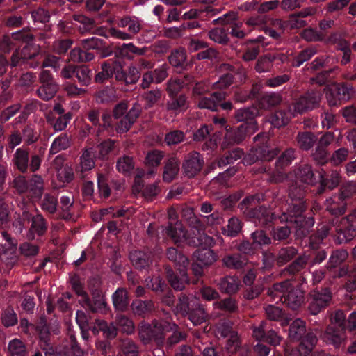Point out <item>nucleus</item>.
Listing matches in <instances>:
<instances>
[{
  "label": "nucleus",
  "instance_id": "obj_2",
  "mask_svg": "<svg viewBox=\"0 0 356 356\" xmlns=\"http://www.w3.org/2000/svg\"><path fill=\"white\" fill-rule=\"evenodd\" d=\"M254 145L248 157L244 158V163L251 165L257 161H270L277 158L275 168L277 171L284 170L296 159V149L288 147L281 152L280 147L270 145V139L266 134H259L254 138Z\"/></svg>",
  "mask_w": 356,
  "mask_h": 356
},
{
  "label": "nucleus",
  "instance_id": "obj_55",
  "mask_svg": "<svg viewBox=\"0 0 356 356\" xmlns=\"http://www.w3.org/2000/svg\"><path fill=\"white\" fill-rule=\"evenodd\" d=\"M75 77L81 86H88L93 80V70L86 65H78Z\"/></svg>",
  "mask_w": 356,
  "mask_h": 356
},
{
  "label": "nucleus",
  "instance_id": "obj_15",
  "mask_svg": "<svg viewBox=\"0 0 356 356\" xmlns=\"http://www.w3.org/2000/svg\"><path fill=\"white\" fill-rule=\"evenodd\" d=\"M355 90L349 82L334 83L325 90V97L330 107H339L353 99Z\"/></svg>",
  "mask_w": 356,
  "mask_h": 356
},
{
  "label": "nucleus",
  "instance_id": "obj_21",
  "mask_svg": "<svg viewBox=\"0 0 356 356\" xmlns=\"http://www.w3.org/2000/svg\"><path fill=\"white\" fill-rule=\"evenodd\" d=\"M129 259L136 270L148 272L153 264L154 254L148 250H136L129 252Z\"/></svg>",
  "mask_w": 356,
  "mask_h": 356
},
{
  "label": "nucleus",
  "instance_id": "obj_26",
  "mask_svg": "<svg viewBox=\"0 0 356 356\" xmlns=\"http://www.w3.org/2000/svg\"><path fill=\"white\" fill-rule=\"evenodd\" d=\"M256 277L255 270L249 269L243 277V282L245 286L243 295L247 300H252L258 297L263 290L261 285L255 283Z\"/></svg>",
  "mask_w": 356,
  "mask_h": 356
},
{
  "label": "nucleus",
  "instance_id": "obj_33",
  "mask_svg": "<svg viewBox=\"0 0 356 356\" xmlns=\"http://www.w3.org/2000/svg\"><path fill=\"white\" fill-rule=\"evenodd\" d=\"M259 115V111L256 106L244 107L236 110L234 112V119L237 122L246 124L249 129L252 127L257 128L256 118Z\"/></svg>",
  "mask_w": 356,
  "mask_h": 356
},
{
  "label": "nucleus",
  "instance_id": "obj_59",
  "mask_svg": "<svg viewBox=\"0 0 356 356\" xmlns=\"http://www.w3.org/2000/svg\"><path fill=\"white\" fill-rule=\"evenodd\" d=\"M70 57L74 62L86 63L92 60L95 58V54L93 52L81 47L72 49L70 52Z\"/></svg>",
  "mask_w": 356,
  "mask_h": 356
},
{
  "label": "nucleus",
  "instance_id": "obj_41",
  "mask_svg": "<svg viewBox=\"0 0 356 356\" xmlns=\"http://www.w3.org/2000/svg\"><path fill=\"white\" fill-rule=\"evenodd\" d=\"M289 337L292 341H303L309 333H314L312 331H307L305 321L297 318L290 325L288 330Z\"/></svg>",
  "mask_w": 356,
  "mask_h": 356
},
{
  "label": "nucleus",
  "instance_id": "obj_23",
  "mask_svg": "<svg viewBox=\"0 0 356 356\" xmlns=\"http://www.w3.org/2000/svg\"><path fill=\"white\" fill-rule=\"evenodd\" d=\"M96 159H98L97 151L95 148L86 147L83 149L79 158V165L76 168V172L80 179H85L86 172L95 168Z\"/></svg>",
  "mask_w": 356,
  "mask_h": 356
},
{
  "label": "nucleus",
  "instance_id": "obj_7",
  "mask_svg": "<svg viewBox=\"0 0 356 356\" xmlns=\"http://www.w3.org/2000/svg\"><path fill=\"white\" fill-rule=\"evenodd\" d=\"M263 200V194L248 195L238 203V208L247 219L257 226L268 228L272 227L277 220L279 221L280 213L269 207L258 205Z\"/></svg>",
  "mask_w": 356,
  "mask_h": 356
},
{
  "label": "nucleus",
  "instance_id": "obj_53",
  "mask_svg": "<svg viewBox=\"0 0 356 356\" xmlns=\"http://www.w3.org/2000/svg\"><path fill=\"white\" fill-rule=\"evenodd\" d=\"M244 156L243 149L234 147L226 152L218 160V165L220 168H225L227 165L233 164L236 161L241 159Z\"/></svg>",
  "mask_w": 356,
  "mask_h": 356
},
{
  "label": "nucleus",
  "instance_id": "obj_64",
  "mask_svg": "<svg viewBox=\"0 0 356 356\" xmlns=\"http://www.w3.org/2000/svg\"><path fill=\"white\" fill-rule=\"evenodd\" d=\"M311 252L307 254L309 259V268H312L316 265L321 264L327 257V252L325 249L322 248L318 245L314 248H310Z\"/></svg>",
  "mask_w": 356,
  "mask_h": 356
},
{
  "label": "nucleus",
  "instance_id": "obj_22",
  "mask_svg": "<svg viewBox=\"0 0 356 356\" xmlns=\"http://www.w3.org/2000/svg\"><path fill=\"white\" fill-rule=\"evenodd\" d=\"M89 122L96 127H99L104 131H112L114 128L112 116L108 112H102L98 108L90 109L86 114Z\"/></svg>",
  "mask_w": 356,
  "mask_h": 356
},
{
  "label": "nucleus",
  "instance_id": "obj_47",
  "mask_svg": "<svg viewBox=\"0 0 356 356\" xmlns=\"http://www.w3.org/2000/svg\"><path fill=\"white\" fill-rule=\"evenodd\" d=\"M265 313L268 320L279 322L282 327L289 324V319L286 316L285 312L278 307L268 305L265 307Z\"/></svg>",
  "mask_w": 356,
  "mask_h": 356
},
{
  "label": "nucleus",
  "instance_id": "obj_29",
  "mask_svg": "<svg viewBox=\"0 0 356 356\" xmlns=\"http://www.w3.org/2000/svg\"><path fill=\"white\" fill-rule=\"evenodd\" d=\"M168 95L170 99L166 104V108L168 111L177 114L187 108L188 100L185 94H179L175 89L169 87Z\"/></svg>",
  "mask_w": 356,
  "mask_h": 356
},
{
  "label": "nucleus",
  "instance_id": "obj_5",
  "mask_svg": "<svg viewBox=\"0 0 356 356\" xmlns=\"http://www.w3.org/2000/svg\"><path fill=\"white\" fill-rule=\"evenodd\" d=\"M294 172L296 178L303 184L314 186L319 183L316 189V194L318 195L336 188L341 180L340 174L337 169L328 172L323 169L318 171L308 163L300 164Z\"/></svg>",
  "mask_w": 356,
  "mask_h": 356
},
{
  "label": "nucleus",
  "instance_id": "obj_13",
  "mask_svg": "<svg viewBox=\"0 0 356 356\" xmlns=\"http://www.w3.org/2000/svg\"><path fill=\"white\" fill-rule=\"evenodd\" d=\"M331 237L336 245L346 244L356 237V208L340 220H332Z\"/></svg>",
  "mask_w": 356,
  "mask_h": 356
},
{
  "label": "nucleus",
  "instance_id": "obj_3",
  "mask_svg": "<svg viewBox=\"0 0 356 356\" xmlns=\"http://www.w3.org/2000/svg\"><path fill=\"white\" fill-rule=\"evenodd\" d=\"M322 92L318 90H309L296 99L286 108L276 110L268 115V121L275 128H281L289 124L297 114H302L319 106Z\"/></svg>",
  "mask_w": 356,
  "mask_h": 356
},
{
  "label": "nucleus",
  "instance_id": "obj_6",
  "mask_svg": "<svg viewBox=\"0 0 356 356\" xmlns=\"http://www.w3.org/2000/svg\"><path fill=\"white\" fill-rule=\"evenodd\" d=\"M307 204L287 200L280 210V223H292L297 238H303L309 234L310 229L315 223L312 216H305L304 213Z\"/></svg>",
  "mask_w": 356,
  "mask_h": 356
},
{
  "label": "nucleus",
  "instance_id": "obj_31",
  "mask_svg": "<svg viewBox=\"0 0 356 356\" xmlns=\"http://www.w3.org/2000/svg\"><path fill=\"white\" fill-rule=\"evenodd\" d=\"M136 317L145 318L150 316L155 310L154 303L152 300L135 298L131 302L129 309Z\"/></svg>",
  "mask_w": 356,
  "mask_h": 356
},
{
  "label": "nucleus",
  "instance_id": "obj_30",
  "mask_svg": "<svg viewBox=\"0 0 356 356\" xmlns=\"http://www.w3.org/2000/svg\"><path fill=\"white\" fill-rule=\"evenodd\" d=\"M348 255V252L343 249L332 250L325 265L326 268L328 271H332L339 268L337 277H341L344 276L347 273V269L345 267H341V266L346 260Z\"/></svg>",
  "mask_w": 356,
  "mask_h": 356
},
{
  "label": "nucleus",
  "instance_id": "obj_44",
  "mask_svg": "<svg viewBox=\"0 0 356 356\" xmlns=\"http://www.w3.org/2000/svg\"><path fill=\"white\" fill-rule=\"evenodd\" d=\"M141 97L145 101V108L149 109L159 104L163 97V90L161 88L155 86L144 90Z\"/></svg>",
  "mask_w": 356,
  "mask_h": 356
},
{
  "label": "nucleus",
  "instance_id": "obj_61",
  "mask_svg": "<svg viewBox=\"0 0 356 356\" xmlns=\"http://www.w3.org/2000/svg\"><path fill=\"white\" fill-rule=\"evenodd\" d=\"M97 34L106 38H113L122 40L132 38V36L129 33L122 31L114 27H100L97 30Z\"/></svg>",
  "mask_w": 356,
  "mask_h": 356
},
{
  "label": "nucleus",
  "instance_id": "obj_12",
  "mask_svg": "<svg viewBox=\"0 0 356 356\" xmlns=\"http://www.w3.org/2000/svg\"><path fill=\"white\" fill-rule=\"evenodd\" d=\"M175 314L187 318L194 326H198L207 320V314L197 300L181 293L175 308Z\"/></svg>",
  "mask_w": 356,
  "mask_h": 356
},
{
  "label": "nucleus",
  "instance_id": "obj_56",
  "mask_svg": "<svg viewBox=\"0 0 356 356\" xmlns=\"http://www.w3.org/2000/svg\"><path fill=\"white\" fill-rule=\"evenodd\" d=\"M253 245L257 250L262 248L264 246L273 245L271 236L268 234L265 231L257 229L250 235Z\"/></svg>",
  "mask_w": 356,
  "mask_h": 356
},
{
  "label": "nucleus",
  "instance_id": "obj_34",
  "mask_svg": "<svg viewBox=\"0 0 356 356\" xmlns=\"http://www.w3.org/2000/svg\"><path fill=\"white\" fill-rule=\"evenodd\" d=\"M13 40L22 41L24 43L32 42L33 40V35L24 29L14 32L11 34V36H4L2 39V50L4 52H8L13 48Z\"/></svg>",
  "mask_w": 356,
  "mask_h": 356
},
{
  "label": "nucleus",
  "instance_id": "obj_8",
  "mask_svg": "<svg viewBox=\"0 0 356 356\" xmlns=\"http://www.w3.org/2000/svg\"><path fill=\"white\" fill-rule=\"evenodd\" d=\"M222 68L229 72L222 75L219 80L213 84V88H219L218 91L213 92L209 97L200 98L198 101V107L206 108L212 111H218L220 110L229 111L233 108V104L231 101L227 100V93L222 90L230 86L233 82L234 76L232 73L235 72V67L230 64H223Z\"/></svg>",
  "mask_w": 356,
  "mask_h": 356
},
{
  "label": "nucleus",
  "instance_id": "obj_50",
  "mask_svg": "<svg viewBox=\"0 0 356 356\" xmlns=\"http://www.w3.org/2000/svg\"><path fill=\"white\" fill-rule=\"evenodd\" d=\"M282 101L280 93L275 92H265L259 99V106L261 109L268 110L278 106Z\"/></svg>",
  "mask_w": 356,
  "mask_h": 356
},
{
  "label": "nucleus",
  "instance_id": "obj_52",
  "mask_svg": "<svg viewBox=\"0 0 356 356\" xmlns=\"http://www.w3.org/2000/svg\"><path fill=\"white\" fill-rule=\"evenodd\" d=\"M247 260L245 257L239 253L231 254L223 257L222 264L229 269L241 270L246 265Z\"/></svg>",
  "mask_w": 356,
  "mask_h": 356
},
{
  "label": "nucleus",
  "instance_id": "obj_32",
  "mask_svg": "<svg viewBox=\"0 0 356 356\" xmlns=\"http://www.w3.org/2000/svg\"><path fill=\"white\" fill-rule=\"evenodd\" d=\"M140 110L135 105L131 108L126 115L118 119L115 125V129L118 134H124L129 131L140 115Z\"/></svg>",
  "mask_w": 356,
  "mask_h": 356
},
{
  "label": "nucleus",
  "instance_id": "obj_27",
  "mask_svg": "<svg viewBox=\"0 0 356 356\" xmlns=\"http://www.w3.org/2000/svg\"><path fill=\"white\" fill-rule=\"evenodd\" d=\"M204 163V159L200 153L193 151L186 156L182 168L187 177H193L200 172Z\"/></svg>",
  "mask_w": 356,
  "mask_h": 356
},
{
  "label": "nucleus",
  "instance_id": "obj_16",
  "mask_svg": "<svg viewBox=\"0 0 356 356\" xmlns=\"http://www.w3.org/2000/svg\"><path fill=\"white\" fill-rule=\"evenodd\" d=\"M39 82L40 86L36 90L37 96L43 101L53 99L58 91L59 85L49 70H42Z\"/></svg>",
  "mask_w": 356,
  "mask_h": 356
},
{
  "label": "nucleus",
  "instance_id": "obj_35",
  "mask_svg": "<svg viewBox=\"0 0 356 356\" xmlns=\"http://www.w3.org/2000/svg\"><path fill=\"white\" fill-rule=\"evenodd\" d=\"M213 305L214 309H218L220 314L226 316L235 314L238 313L239 309L238 302L232 296L214 301Z\"/></svg>",
  "mask_w": 356,
  "mask_h": 356
},
{
  "label": "nucleus",
  "instance_id": "obj_38",
  "mask_svg": "<svg viewBox=\"0 0 356 356\" xmlns=\"http://www.w3.org/2000/svg\"><path fill=\"white\" fill-rule=\"evenodd\" d=\"M342 197L332 195L325 200V209L332 216L339 217L343 215L347 209V202L341 200Z\"/></svg>",
  "mask_w": 356,
  "mask_h": 356
},
{
  "label": "nucleus",
  "instance_id": "obj_58",
  "mask_svg": "<svg viewBox=\"0 0 356 356\" xmlns=\"http://www.w3.org/2000/svg\"><path fill=\"white\" fill-rule=\"evenodd\" d=\"M72 116V113L68 111L65 115H60L58 118L48 115L47 119L48 123L53 127L56 131H61L65 129L67 124L70 122Z\"/></svg>",
  "mask_w": 356,
  "mask_h": 356
},
{
  "label": "nucleus",
  "instance_id": "obj_51",
  "mask_svg": "<svg viewBox=\"0 0 356 356\" xmlns=\"http://www.w3.org/2000/svg\"><path fill=\"white\" fill-rule=\"evenodd\" d=\"M19 51L25 63H29V60H36L35 64L30 63V65L32 67H37L40 63L38 62V57H40V54L38 46L31 44V42H27L21 49H19Z\"/></svg>",
  "mask_w": 356,
  "mask_h": 356
},
{
  "label": "nucleus",
  "instance_id": "obj_54",
  "mask_svg": "<svg viewBox=\"0 0 356 356\" xmlns=\"http://www.w3.org/2000/svg\"><path fill=\"white\" fill-rule=\"evenodd\" d=\"M243 223L236 216H232L228 220L226 226L222 227V234L228 237H236L241 232Z\"/></svg>",
  "mask_w": 356,
  "mask_h": 356
},
{
  "label": "nucleus",
  "instance_id": "obj_57",
  "mask_svg": "<svg viewBox=\"0 0 356 356\" xmlns=\"http://www.w3.org/2000/svg\"><path fill=\"white\" fill-rule=\"evenodd\" d=\"M179 170V162L175 158H170L166 162L163 172V179L165 182H171L177 177Z\"/></svg>",
  "mask_w": 356,
  "mask_h": 356
},
{
  "label": "nucleus",
  "instance_id": "obj_40",
  "mask_svg": "<svg viewBox=\"0 0 356 356\" xmlns=\"http://www.w3.org/2000/svg\"><path fill=\"white\" fill-rule=\"evenodd\" d=\"M285 296L282 302L285 304L291 310L298 309L305 300L304 292L299 288L293 286Z\"/></svg>",
  "mask_w": 356,
  "mask_h": 356
},
{
  "label": "nucleus",
  "instance_id": "obj_46",
  "mask_svg": "<svg viewBox=\"0 0 356 356\" xmlns=\"http://www.w3.org/2000/svg\"><path fill=\"white\" fill-rule=\"evenodd\" d=\"M309 262L307 254L298 253V256L284 268V272L290 275H297L305 269L307 265L309 266Z\"/></svg>",
  "mask_w": 356,
  "mask_h": 356
},
{
  "label": "nucleus",
  "instance_id": "obj_63",
  "mask_svg": "<svg viewBox=\"0 0 356 356\" xmlns=\"http://www.w3.org/2000/svg\"><path fill=\"white\" fill-rule=\"evenodd\" d=\"M222 26L216 27L210 30L208 33L209 38L219 44H225L229 41L228 36L229 29H227L226 24H221Z\"/></svg>",
  "mask_w": 356,
  "mask_h": 356
},
{
  "label": "nucleus",
  "instance_id": "obj_39",
  "mask_svg": "<svg viewBox=\"0 0 356 356\" xmlns=\"http://www.w3.org/2000/svg\"><path fill=\"white\" fill-rule=\"evenodd\" d=\"M147 51L146 48H139L133 43L122 44L114 47V56L117 58L131 59L134 55H144Z\"/></svg>",
  "mask_w": 356,
  "mask_h": 356
},
{
  "label": "nucleus",
  "instance_id": "obj_49",
  "mask_svg": "<svg viewBox=\"0 0 356 356\" xmlns=\"http://www.w3.org/2000/svg\"><path fill=\"white\" fill-rule=\"evenodd\" d=\"M298 249L294 246L282 247L277 254V265L280 267L290 264L298 254Z\"/></svg>",
  "mask_w": 356,
  "mask_h": 356
},
{
  "label": "nucleus",
  "instance_id": "obj_17",
  "mask_svg": "<svg viewBox=\"0 0 356 356\" xmlns=\"http://www.w3.org/2000/svg\"><path fill=\"white\" fill-rule=\"evenodd\" d=\"M320 337L326 345L339 349L344 347L346 343V330L340 326L329 325L321 333Z\"/></svg>",
  "mask_w": 356,
  "mask_h": 356
},
{
  "label": "nucleus",
  "instance_id": "obj_24",
  "mask_svg": "<svg viewBox=\"0 0 356 356\" xmlns=\"http://www.w3.org/2000/svg\"><path fill=\"white\" fill-rule=\"evenodd\" d=\"M38 334V347L44 351L45 356H56V347L51 342V332L45 322H41L35 327Z\"/></svg>",
  "mask_w": 356,
  "mask_h": 356
},
{
  "label": "nucleus",
  "instance_id": "obj_14",
  "mask_svg": "<svg viewBox=\"0 0 356 356\" xmlns=\"http://www.w3.org/2000/svg\"><path fill=\"white\" fill-rule=\"evenodd\" d=\"M334 293L329 286L316 287L307 296V311L314 316L324 312L333 302Z\"/></svg>",
  "mask_w": 356,
  "mask_h": 356
},
{
  "label": "nucleus",
  "instance_id": "obj_19",
  "mask_svg": "<svg viewBox=\"0 0 356 356\" xmlns=\"http://www.w3.org/2000/svg\"><path fill=\"white\" fill-rule=\"evenodd\" d=\"M81 301L86 310L91 313L105 314L109 311V306L103 292L95 294L87 293Z\"/></svg>",
  "mask_w": 356,
  "mask_h": 356
},
{
  "label": "nucleus",
  "instance_id": "obj_36",
  "mask_svg": "<svg viewBox=\"0 0 356 356\" xmlns=\"http://www.w3.org/2000/svg\"><path fill=\"white\" fill-rule=\"evenodd\" d=\"M296 146L303 152L313 149L318 141L317 135L311 131H298L296 136Z\"/></svg>",
  "mask_w": 356,
  "mask_h": 356
},
{
  "label": "nucleus",
  "instance_id": "obj_60",
  "mask_svg": "<svg viewBox=\"0 0 356 356\" xmlns=\"http://www.w3.org/2000/svg\"><path fill=\"white\" fill-rule=\"evenodd\" d=\"M31 229L38 236H43L48 230L47 220L38 211H37V214L33 217Z\"/></svg>",
  "mask_w": 356,
  "mask_h": 356
},
{
  "label": "nucleus",
  "instance_id": "obj_28",
  "mask_svg": "<svg viewBox=\"0 0 356 356\" xmlns=\"http://www.w3.org/2000/svg\"><path fill=\"white\" fill-rule=\"evenodd\" d=\"M114 310L116 313H124L131 307L130 294L126 288L118 287L111 296Z\"/></svg>",
  "mask_w": 356,
  "mask_h": 356
},
{
  "label": "nucleus",
  "instance_id": "obj_18",
  "mask_svg": "<svg viewBox=\"0 0 356 356\" xmlns=\"http://www.w3.org/2000/svg\"><path fill=\"white\" fill-rule=\"evenodd\" d=\"M252 337L257 341H263L270 346L279 345L282 337L277 332L270 328L268 321H261L259 325H254L252 327Z\"/></svg>",
  "mask_w": 356,
  "mask_h": 356
},
{
  "label": "nucleus",
  "instance_id": "obj_9",
  "mask_svg": "<svg viewBox=\"0 0 356 356\" xmlns=\"http://www.w3.org/2000/svg\"><path fill=\"white\" fill-rule=\"evenodd\" d=\"M114 74L118 81L127 86L135 84L140 76V71L136 67L130 66L127 70H124L116 62L108 60L101 64L100 72L94 73L93 79L97 83H103Z\"/></svg>",
  "mask_w": 356,
  "mask_h": 356
},
{
  "label": "nucleus",
  "instance_id": "obj_42",
  "mask_svg": "<svg viewBox=\"0 0 356 356\" xmlns=\"http://www.w3.org/2000/svg\"><path fill=\"white\" fill-rule=\"evenodd\" d=\"M217 285L221 293L229 296L236 293L241 286L238 277L232 275H227L220 278Z\"/></svg>",
  "mask_w": 356,
  "mask_h": 356
},
{
  "label": "nucleus",
  "instance_id": "obj_25",
  "mask_svg": "<svg viewBox=\"0 0 356 356\" xmlns=\"http://www.w3.org/2000/svg\"><path fill=\"white\" fill-rule=\"evenodd\" d=\"M317 342L315 333H309L303 341H300L297 348H286L284 349V356H307L309 355Z\"/></svg>",
  "mask_w": 356,
  "mask_h": 356
},
{
  "label": "nucleus",
  "instance_id": "obj_48",
  "mask_svg": "<svg viewBox=\"0 0 356 356\" xmlns=\"http://www.w3.org/2000/svg\"><path fill=\"white\" fill-rule=\"evenodd\" d=\"M332 230V225L327 224L318 225L316 232L309 236V248H314L319 245L328 236H331Z\"/></svg>",
  "mask_w": 356,
  "mask_h": 356
},
{
  "label": "nucleus",
  "instance_id": "obj_1",
  "mask_svg": "<svg viewBox=\"0 0 356 356\" xmlns=\"http://www.w3.org/2000/svg\"><path fill=\"white\" fill-rule=\"evenodd\" d=\"M165 233L178 246H180L181 238L188 247L202 246V248L198 249L194 252L193 256L196 258L197 262L192 263L189 268V270L194 275L191 281L192 283L195 285H197L200 282L202 283L200 278L203 273V266L211 265L218 258L216 253L208 248L213 243V238L198 229L186 231L181 222L179 221L175 223L170 222L165 229Z\"/></svg>",
  "mask_w": 356,
  "mask_h": 356
},
{
  "label": "nucleus",
  "instance_id": "obj_62",
  "mask_svg": "<svg viewBox=\"0 0 356 356\" xmlns=\"http://www.w3.org/2000/svg\"><path fill=\"white\" fill-rule=\"evenodd\" d=\"M186 52L184 49H175L169 55L168 61L172 67L182 70L186 64Z\"/></svg>",
  "mask_w": 356,
  "mask_h": 356
},
{
  "label": "nucleus",
  "instance_id": "obj_45",
  "mask_svg": "<svg viewBox=\"0 0 356 356\" xmlns=\"http://www.w3.org/2000/svg\"><path fill=\"white\" fill-rule=\"evenodd\" d=\"M28 190L31 197L38 201L41 200L44 193V180L40 175L33 174L29 181Z\"/></svg>",
  "mask_w": 356,
  "mask_h": 356
},
{
  "label": "nucleus",
  "instance_id": "obj_11",
  "mask_svg": "<svg viewBox=\"0 0 356 356\" xmlns=\"http://www.w3.org/2000/svg\"><path fill=\"white\" fill-rule=\"evenodd\" d=\"M177 328L175 323L165 321L154 319L151 323L143 321L138 324V334L144 345L154 343L156 346L161 347L165 342V332Z\"/></svg>",
  "mask_w": 356,
  "mask_h": 356
},
{
  "label": "nucleus",
  "instance_id": "obj_10",
  "mask_svg": "<svg viewBox=\"0 0 356 356\" xmlns=\"http://www.w3.org/2000/svg\"><path fill=\"white\" fill-rule=\"evenodd\" d=\"M46 149L39 147L33 151L28 147H19L13 155L12 163L15 170L22 174H35L41 168Z\"/></svg>",
  "mask_w": 356,
  "mask_h": 356
},
{
  "label": "nucleus",
  "instance_id": "obj_37",
  "mask_svg": "<svg viewBox=\"0 0 356 356\" xmlns=\"http://www.w3.org/2000/svg\"><path fill=\"white\" fill-rule=\"evenodd\" d=\"M284 225L273 226L270 231L273 244L277 243H289L291 240L292 223H284Z\"/></svg>",
  "mask_w": 356,
  "mask_h": 356
},
{
  "label": "nucleus",
  "instance_id": "obj_20",
  "mask_svg": "<svg viewBox=\"0 0 356 356\" xmlns=\"http://www.w3.org/2000/svg\"><path fill=\"white\" fill-rule=\"evenodd\" d=\"M214 24H226L227 29H229L228 35L238 39H242L245 36V33L241 29L243 26L242 22L238 19L237 13L234 11H229L222 16L214 19Z\"/></svg>",
  "mask_w": 356,
  "mask_h": 356
},
{
  "label": "nucleus",
  "instance_id": "obj_43",
  "mask_svg": "<svg viewBox=\"0 0 356 356\" xmlns=\"http://www.w3.org/2000/svg\"><path fill=\"white\" fill-rule=\"evenodd\" d=\"M292 286L293 285L291 281L289 280H285L280 282L274 283L268 289L267 294L273 300L278 298L279 301L282 302L284 296H286L285 295L288 293Z\"/></svg>",
  "mask_w": 356,
  "mask_h": 356
},
{
  "label": "nucleus",
  "instance_id": "obj_4",
  "mask_svg": "<svg viewBox=\"0 0 356 356\" xmlns=\"http://www.w3.org/2000/svg\"><path fill=\"white\" fill-rule=\"evenodd\" d=\"M173 242L177 245V248H168L165 252V257L173 263L175 271L170 266L167 265L165 266L164 270L171 287L176 291H182L191 282L188 275V271L189 270L188 267L190 261L184 253L185 246L187 244L184 241L183 238H181L180 246H178L174 241Z\"/></svg>",
  "mask_w": 356,
  "mask_h": 356
}]
</instances>
